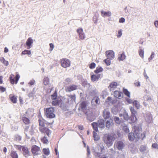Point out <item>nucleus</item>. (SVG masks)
<instances>
[{
  "label": "nucleus",
  "instance_id": "26",
  "mask_svg": "<svg viewBox=\"0 0 158 158\" xmlns=\"http://www.w3.org/2000/svg\"><path fill=\"white\" fill-rule=\"evenodd\" d=\"M93 136L94 138V140L95 141L98 140L100 139L99 136L98 135L97 133L94 131H93Z\"/></svg>",
  "mask_w": 158,
  "mask_h": 158
},
{
  "label": "nucleus",
  "instance_id": "39",
  "mask_svg": "<svg viewBox=\"0 0 158 158\" xmlns=\"http://www.w3.org/2000/svg\"><path fill=\"white\" fill-rule=\"evenodd\" d=\"M131 120L132 121V123H134L136 122L137 120V119L136 117V116H132L131 115L130 117Z\"/></svg>",
  "mask_w": 158,
  "mask_h": 158
},
{
  "label": "nucleus",
  "instance_id": "43",
  "mask_svg": "<svg viewBox=\"0 0 158 158\" xmlns=\"http://www.w3.org/2000/svg\"><path fill=\"white\" fill-rule=\"evenodd\" d=\"M39 125L40 127H43L44 125V122L41 119L39 120Z\"/></svg>",
  "mask_w": 158,
  "mask_h": 158
},
{
  "label": "nucleus",
  "instance_id": "51",
  "mask_svg": "<svg viewBox=\"0 0 158 158\" xmlns=\"http://www.w3.org/2000/svg\"><path fill=\"white\" fill-rule=\"evenodd\" d=\"M6 88L2 86H0V92H3L6 91Z\"/></svg>",
  "mask_w": 158,
  "mask_h": 158
},
{
  "label": "nucleus",
  "instance_id": "3",
  "mask_svg": "<svg viewBox=\"0 0 158 158\" xmlns=\"http://www.w3.org/2000/svg\"><path fill=\"white\" fill-rule=\"evenodd\" d=\"M54 108L51 107L44 109V113L46 117L50 118H54L55 117Z\"/></svg>",
  "mask_w": 158,
  "mask_h": 158
},
{
  "label": "nucleus",
  "instance_id": "57",
  "mask_svg": "<svg viewBox=\"0 0 158 158\" xmlns=\"http://www.w3.org/2000/svg\"><path fill=\"white\" fill-rule=\"evenodd\" d=\"M155 56V53L154 52H152L151 54V55L150 56L149 58V60H152V58L154 57Z\"/></svg>",
  "mask_w": 158,
  "mask_h": 158
},
{
  "label": "nucleus",
  "instance_id": "11",
  "mask_svg": "<svg viewBox=\"0 0 158 158\" xmlns=\"http://www.w3.org/2000/svg\"><path fill=\"white\" fill-rule=\"evenodd\" d=\"M103 116L106 120L109 119L110 117V113L109 110L105 109L103 112Z\"/></svg>",
  "mask_w": 158,
  "mask_h": 158
},
{
  "label": "nucleus",
  "instance_id": "59",
  "mask_svg": "<svg viewBox=\"0 0 158 158\" xmlns=\"http://www.w3.org/2000/svg\"><path fill=\"white\" fill-rule=\"evenodd\" d=\"M135 85L136 86H140V83L139 81H136L134 83Z\"/></svg>",
  "mask_w": 158,
  "mask_h": 158
},
{
  "label": "nucleus",
  "instance_id": "33",
  "mask_svg": "<svg viewBox=\"0 0 158 158\" xmlns=\"http://www.w3.org/2000/svg\"><path fill=\"white\" fill-rule=\"evenodd\" d=\"M130 109L131 112V115L132 116L135 115L137 114V112L136 110H135L134 108L133 107L131 106L130 108Z\"/></svg>",
  "mask_w": 158,
  "mask_h": 158
},
{
  "label": "nucleus",
  "instance_id": "1",
  "mask_svg": "<svg viewBox=\"0 0 158 158\" xmlns=\"http://www.w3.org/2000/svg\"><path fill=\"white\" fill-rule=\"evenodd\" d=\"M133 133L131 132L128 134V138L130 141L135 139L138 140L141 139H142L145 137V134L142 133V129L140 127L134 126L132 129Z\"/></svg>",
  "mask_w": 158,
  "mask_h": 158
},
{
  "label": "nucleus",
  "instance_id": "31",
  "mask_svg": "<svg viewBox=\"0 0 158 158\" xmlns=\"http://www.w3.org/2000/svg\"><path fill=\"white\" fill-rule=\"evenodd\" d=\"M103 70V69L102 67L98 66L97 67L96 70L94 71V72L95 73L98 74L102 72Z\"/></svg>",
  "mask_w": 158,
  "mask_h": 158
},
{
  "label": "nucleus",
  "instance_id": "5",
  "mask_svg": "<svg viewBox=\"0 0 158 158\" xmlns=\"http://www.w3.org/2000/svg\"><path fill=\"white\" fill-rule=\"evenodd\" d=\"M31 151L34 156L40 155L41 152L40 148L35 145H33L31 146Z\"/></svg>",
  "mask_w": 158,
  "mask_h": 158
},
{
  "label": "nucleus",
  "instance_id": "53",
  "mask_svg": "<svg viewBox=\"0 0 158 158\" xmlns=\"http://www.w3.org/2000/svg\"><path fill=\"white\" fill-rule=\"evenodd\" d=\"M114 119L116 123H119V119L118 117H115L114 118Z\"/></svg>",
  "mask_w": 158,
  "mask_h": 158
},
{
  "label": "nucleus",
  "instance_id": "45",
  "mask_svg": "<svg viewBox=\"0 0 158 158\" xmlns=\"http://www.w3.org/2000/svg\"><path fill=\"white\" fill-rule=\"evenodd\" d=\"M96 64L94 63H92L89 66V68L91 69H93L95 67Z\"/></svg>",
  "mask_w": 158,
  "mask_h": 158
},
{
  "label": "nucleus",
  "instance_id": "18",
  "mask_svg": "<svg viewBox=\"0 0 158 158\" xmlns=\"http://www.w3.org/2000/svg\"><path fill=\"white\" fill-rule=\"evenodd\" d=\"M87 106V102L85 101H83L80 104V107L81 109L83 111L86 110Z\"/></svg>",
  "mask_w": 158,
  "mask_h": 158
},
{
  "label": "nucleus",
  "instance_id": "41",
  "mask_svg": "<svg viewBox=\"0 0 158 158\" xmlns=\"http://www.w3.org/2000/svg\"><path fill=\"white\" fill-rule=\"evenodd\" d=\"M139 54L141 57H143L144 54V51L143 50L141 49H139Z\"/></svg>",
  "mask_w": 158,
  "mask_h": 158
},
{
  "label": "nucleus",
  "instance_id": "22",
  "mask_svg": "<svg viewBox=\"0 0 158 158\" xmlns=\"http://www.w3.org/2000/svg\"><path fill=\"white\" fill-rule=\"evenodd\" d=\"M22 120L24 123L25 124L28 125L30 123V120L29 118L26 117H23Z\"/></svg>",
  "mask_w": 158,
  "mask_h": 158
},
{
  "label": "nucleus",
  "instance_id": "35",
  "mask_svg": "<svg viewBox=\"0 0 158 158\" xmlns=\"http://www.w3.org/2000/svg\"><path fill=\"white\" fill-rule=\"evenodd\" d=\"M133 104L137 108V109L139 108L140 107V104L139 102L137 101H134L133 102Z\"/></svg>",
  "mask_w": 158,
  "mask_h": 158
},
{
  "label": "nucleus",
  "instance_id": "60",
  "mask_svg": "<svg viewBox=\"0 0 158 158\" xmlns=\"http://www.w3.org/2000/svg\"><path fill=\"white\" fill-rule=\"evenodd\" d=\"M154 25L156 27L158 28V20H156L155 21Z\"/></svg>",
  "mask_w": 158,
  "mask_h": 158
},
{
  "label": "nucleus",
  "instance_id": "44",
  "mask_svg": "<svg viewBox=\"0 0 158 158\" xmlns=\"http://www.w3.org/2000/svg\"><path fill=\"white\" fill-rule=\"evenodd\" d=\"M23 146H21L20 145H15V147L16 148L19 150V151H21V150H22V149L23 147Z\"/></svg>",
  "mask_w": 158,
  "mask_h": 158
},
{
  "label": "nucleus",
  "instance_id": "61",
  "mask_svg": "<svg viewBox=\"0 0 158 158\" xmlns=\"http://www.w3.org/2000/svg\"><path fill=\"white\" fill-rule=\"evenodd\" d=\"M126 101L129 103L131 104L133 103L132 101L129 98H127L126 99Z\"/></svg>",
  "mask_w": 158,
  "mask_h": 158
},
{
  "label": "nucleus",
  "instance_id": "50",
  "mask_svg": "<svg viewBox=\"0 0 158 158\" xmlns=\"http://www.w3.org/2000/svg\"><path fill=\"white\" fill-rule=\"evenodd\" d=\"M122 30H118V35H117V36L118 38L120 37L121 35H122Z\"/></svg>",
  "mask_w": 158,
  "mask_h": 158
},
{
  "label": "nucleus",
  "instance_id": "7",
  "mask_svg": "<svg viewBox=\"0 0 158 158\" xmlns=\"http://www.w3.org/2000/svg\"><path fill=\"white\" fill-rule=\"evenodd\" d=\"M22 151L23 155L25 157H27L30 156L31 153L30 152L28 148L26 146H23Z\"/></svg>",
  "mask_w": 158,
  "mask_h": 158
},
{
  "label": "nucleus",
  "instance_id": "19",
  "mask_svg": "<svg viewBox=\"0 0 158 158\" xmlns=\"http://www.w3.org/2000/svg\"><path fill=\"white\" fill-rule=\"evenodd\" d=\"M101 15L104 17L105 16H110L111 15V13L110 12L108 11L107 12H105L103 11H101Z\"/></svg>",
  "mask_w": 158,
  "mask_h": 158
},
{
  "label": "nucleus",
  "instance_id": "56",
  "mask_svg": "<svg viewBox=\"0 0 158 158\" xmlns=\"http://www.w3.org/2000/svg\"><path fill=\"white\" fill-rule=\"evenodd\" d=\"M49 46L50 47V48L49 49V51H51L53 50V49L54 48V45L52 43L50 44Z\"/></svg>",
  "mask_w": 158,
  "mask_h": 158
},
{
  "label": "nucleus",
  "instance_id": "14",
  "mask_svg": "<svg viewBox=\"0 0 158 158\" xmlns=\"http://www.w3.org/2000/svg\"><path fill=\"white\" fill-rule=\"evenodd\" d=\"M77 88V86L74 85H72L68 87L65 90L66 92H70L72 91L76 90Z\"/></svg>",
  "mask_w": 158,
  "mask_h": 158
},
{
  "label": "nucleus",
  "instance_id": "34",
  "mask_svg": "<svg viewBox=\"0 0 158 158\" xmlns=\"http://www.w3.org/2000/svg\"><path fill=\"white\" fill-rule=\"evenodd\" d=\"M94 102H95V105L98 104L99 103V99L98 98H94L92 101V103H93Z\"/></svg>",
  "mask_w": 158,
  "mask_h": 158
},
{
  "label": "nucleus",
  "instance_id": "38",
  "mask_svg": "<svg viewBox=\"0 0 158 158\" xmlns=\"http://www.w3.org/2000/svg\"><path fill=\"white\" fill-rule=\"evenodd\" d=\"M123 130L126 133H128L129 132V130L127 126H123Z\"/></svg>",
  "mask_w": 158,
  "mask_h": 158
},
{
  "label": "nucleus",
  "instance_id": "40",
  "mask_svg": "<svg viewBox=\"0 0 158 158\" xmlns=\"http://www.w3.org/2000/svg\"><path fill=\"white\" fill-rule=\"evenodd\" d=\"M22 54L23 55H30L31 54V52L30 50H25L22 52Z\"/></svg>",
  "mask_w": 158,
  "mask_h": 158
},
{
  "label": "nucleus",
  "instance_id": "24",
  "mask_svg": "<svg viewBox=\"0 0 158 158\" xmlns=\"http://www.w3.org/2000/svg\"><path fill=\"white\" fill-rule=\"evenodd\" d=\"M98 127L103 128L104 127V121L103 120H98L97 123Z\"/></svg>",
  "mask_w": 158,
  "mask_h": 158
},
{
  "label": "nucleus",
  "instance_id": "23",
  "mask_svg": "<svg viewBox=\"0 0 158 158\" xmlns=\"http://www.w3.org/2000/svg\"><path fill=\"white\" fill-rule=\"evenodd\" d=\"M126 57V56L124 52H123L121 54H119L118 58V59L119 61H123L124 60Z\"/></svg>",
  "mask_w": 158,
  "mask_h": 158
},
{
  "label": "nucleus",
  "instance_id": "10",
  "mask_svg": "<svg viewBox=\"0 0 158 158\" xmlns=\"http://www.w3.org/2000/svg\"><path fill=\"white\" fill-rule=\"evenodd\" d=\"M114 146L118 150H120L123 148L124 144L122 141H118L115 143Z\"/></svg>",
  "mask_w": 158,
  "mask_h": 158
},
{
  "label": "nucleus",
  "instance_id": "46",
  "mask_svg": "<svg viewBox=\"0 0 158 158\" xmlns=\"http://www.w3.org/2000/svg\"><path fill=\"white\" fill-rule=\"evenodd\" d=\"M123 117L124 119L127 120L129 118V117L127 113L123 114Z\"/></svg>",
  "mask_w": 158,
  "mask_h": 158
},
{
  "label": "nucleus",
  "instance_id": "9",
  "mask_svg": "<svg viewBox=\"0 0 158 158\" xmlns=\"http://www.w3.org/2000/svg\"><path fill=\"white\" fill-rule=\"evenodd\" d=\"M114 52L112 50L107 51L105 52L107 58L110 59H112L114 58Z\"/></svg>",
  "mask_w": 158,
  "mask_h": 158
},
{
  "label": "nucleus",
  "instance_id": "47",
  "mask_svg": "<svg viewBox=\"0 0 158 158\" xmlns=\"http://www.w3.org/2000/svg\"><path fill=\"white\" fill-rule=\"evenodd\" d=\"M77 32L78 33V35L82 34L83 33V30L82 28H78L77 31Z\"/></svg>",
  "mask_w": 158,
  "mask_h": 158
},
{
  "label": "nucleus",
  "instance_id": "48",
  "mask_svg": "<svg viewBox=\"0 0 158 158\" xmlns=\"http://www.w3.org/2000/svg\"><path fill=\"white\" fill-rule=\"evenodd\" d=\"M79 38L81 40H83L85 37L84 33L79 35Z\"/></svg>",
  "mask_w": 158,
  "mask_h": 158
},
{
  "label": "nucleus",
  "instance_id": "29",
  "mask_svg": "<svg viewBox=\"0 0 158 158\" xmlns=\"http://www.w3.org/2000/svg\"><path fill=\"white\" fill-rule=\"evenodd\" d=\"M51 97L52 100H55L57 99V91L56 90L55 91L54 94L51 95Z\"/></svg>",
  "mask_w": 158,
  "mask_h": 158
},
{
  "label": "nucleus",
  "instance_id": "2",
  "mask_svg": "<svg viewBox=\"0 0 158 158\" xmlns=\"http://www.w3.org/2000/svg\"><path fill=\"white\" fill-rule=\"evenodd\" d=\"M115 139V134H105L103 137L104 142L108 147L112 145L113 141Z\"/></svg>",
  "mask_w": 158,
  "mask_h": 158
},
{
  "label": "nucleus",
  "instance_id": "54",
  "mask_svg": "<svg viewBox=\"0 0 158 158\" xmlns=\"http://www.w3.org/2000/svg\"><path fill=\"white\" fill-rule=\"evenodd\" d=\"M21 137L19 135H17L15 136V139L16 140L20 141L21 139Z\"/></svg>",
  "mask_w": 158,
  "mask_h": 158
},
{
  "label": "nucleus",
  "instance_id": "16",
  "mask_svg": "<svg viewBox=\"0 0 158 158\" xmlns=\"http://www.w3.org/2000/svg\"><path fill=\"white\" fill-rule=\"evenodd\" d=\"M9 98L13 103H16L17 102V97L13 94H10L9 95Z\"/></svg>",
  "mask_w": 158,
  "mask_h": 158
},
{
  "label": "nucleus",
  "instance_id": "12",
  "mask_svg": "<svg viewBox=\"0 0 158 158\" xmlns=\"http://www.w3.org/2000/svg\"><path fill=\"white\" fill-rule=\"evenodd\" d=\"M114 94L115 98L119 99H121L123 97V94L122 92L118 90L114 91Z\"/></svg>",
  "mask_w": 158,
  "mask_h": 158
},
{
  "label": "nucleus",
  "instance_id": "55",
  "mask_svg": "<svg viewBox=\"0 0 158 158\" xmlns=\"http://www.w3.org/2000/svg\"><path fill=\"white\" fill-rule=\"evenodd\" d=\"M87 119L90 122L93 121L94 120L93 118H92V116H87Z\"/></svg>",
  "mask_w": 158,
  "mask_h": 158
},
{
  "label": "nucleus",
  "instance_id": "37",
  "mask_svg": "<svg viewBox=\"0 0 158 158\" xmlns=\"http://www.w3.org/2000/svg\"><path fill=\"white\" fill-rule=\"evenodd\" d=\"M43 152L44 154L47 156L49 155L50 153V152L48 148H44L43 150Z\"/></svg>",
  "mask_w": 158,
  "mask_h": 158
},
{
  "label": "nucleus",
  "instance_id": "27",
  "mask_svg": "<svg viewBox=\"0 0 158 158\" xmlns=\"http://www.w3.org/2000/svg\"><path fill=\"white\" fill-rule=\"evenodd\" d=\"M92 126L96 132L98 131V125L97 123L96 122H93L92 123Z\"/></svg>",
  "mask_w": 158,
  "mask_h": 158
},
{
  "label": "nucleus",
  "instance_id": "32",
  "mask_svg": "<svg viewBox=\"0 0 158 158\" xmlns=\"http://www.w3.org/2000/svg\"><path fill=\"white\" fill-rule=\"evenodd\" d=\"M113 120L111 118H110L109 120L106 121V127L107 128H110L111 126V123H112Z\"/></svg>",
  "mask_w": 158,
  "mask_h": 158
},
{
  "label": "nucleus",
  "instance_id": "64",
  "mask_svg": "<svg viewBox=\"0 0 158 158\" xmlns=\"http://www.w3.org/2000/svg\"><path fill=\"white\" fill-rule=\"evenodd\" d=\"M99 145L101 148V150L102 151L104 149V147L103 145V144L102 143H100Z\"/></svg>",
  "mask_w": 158,
  "mask_h": 158
},
{
  "label": "nucleus",
  "instance_id": "17",
  "mask_svg": "<svg viewBox=\"0 0 158 158\" xmlns=\"http://www.w3.org/2000/svg\"><path fill=\"white\" fill-rule=\"evenodd\" d=\"M33 43V40L31 38H29L26 42V45L27 46V49H30L31 47V45Z\"/></svg>",
  "mask_w": 158,
  "mask_h": 158
},
{
  "label": "nucleus",
  "instance_id": "15",
  "mask_svg": "<svg viewBox=\"0 0 158 158\" xmlns=\"http://www.w3.org/2000/svg\"><path fill=\"white\" fill-rule=\"evenodd\" d=\"M117 85L118 84L117 82H112L110 84L108 88L110 91H112L115 89L117 88Z\"/></svg>",
  "mask_w": 158,
  "mask_h": 158
},
{
  "label": "nucleus",
  "instance_id": "13",
  "mask_svg": "<svg viewBox=\"0 0 158 158\" xmlns=\"http://www.w3.org/2000/svg\"><path fill=\"white\" fill-rule=\"evenodd\" d=\"M101 74H93L91 76V80L93 82L98 81L100 78Z\"/></svg>",
  "mask_w": 158,
  "mask_h": 158
},
{
  "label": "nucleus",
  "instance_id": "62",
  "mask_svg": "<svg viewBox=\"0 0 158 158\" xmlns=\"http://www.w3.org/2000/svg\"><path fill=\"white\" fill-rule=\"evenodd\" d=\"M35 82V80L31 81L29 82V84L30 85H32L34 84Z\"/></svg>",
  "mask_w": 158,
  "mask_h": 158
},
{
  "label": "nucleus",
  "instance_id": "36",
  "mask_svg": "<svg viewBox=\"0 0 158 158\" xmlns=\"http://www.w3.org/2000/svg\"><path fill=\"white\" fill-rule=\"evenodd\" d=\"M41 140L44 144H47L48 142V140L45 136H44L41 139Z\"/></svg>",
  "mask_w": 158,
  "mask_h": 158
},
{
  "label": "nucleus",
  "instance_id": "25",
  "mask_svg": "<svg viewBox=\"0 0 158 158\" xmlns=\"http://www.w3.org/2000/svg\"><path fill=\"white\" fill-rule=\"evenodd\" d=\"M10 155L12 158H18V155L15 151H11Z\"/></svg>",
  "mask_w": 158,
  "mask_h": 158
},
{
  "label": "nucleus",
  "instance_id": "21",
  "mask_svg": "<svg viewBox=\"0 0 158 158\" xmlns=\"http://www.w3.org/2000/svg\"><path fill=\"white\" fill-rule=\"evenodd\" d=\"M123 92L124 94L128 98L130 97V93L128 90L123 88Z\"/></svg>",
  "mask_w": 158,
  "mask_h": 158
},
{
  "label": "nucleus",
  "instance_id": "52",
  "mask_svg": "<svg viewBox=\"0 0 158 158\" xmlns=\"http://www.w3.org/2000/svg\"><path fill=\"white\" fill-rule=\"evenodd\" d=\"M152 147L156 148V149H158V145L156 143H153L152 146Z\"/></svg>",
  "mask_w": 158,
  "mask_h": 158
},
{
  "label": "nucleus",
  "instance_id": "63",
  "mask_svg": "<svg viewBox=\"0 0 158 158\" xmlns=\"http://www.w3.org/2000/svg\"><path fill=\"white\" fill-rule=\"evenodd\" d=\"M19 101L20 103L21 104H23V100L22 98V97H19Z\"/></svg>",
  "mask_w": 158,
  "mask_h": 158
},
{
  "label": "nucleus",
  "instance_id": "49",
  "mask_svg": "<svg viewBox=\"0 0 158 158\" xmlns=\"http://www.w3.org/2000/svg\"><path fill=\"white\" fill-rule=\"evenodd\" d=\"M69 97L71 98V100L75 101L76 98V96L75 94L73 95H69Z\"/></svg>",
  "mask_w": 158,
  "mask_h": 158
},
{
  "label": "nucleus",
  "instance_id": "6",
  "mask_svg": "<svg viewBox=\"0 0 158 158\" xmlns=\"http://www.w3.org/2000/svg\"><path fill=\"white\" fill-rule=\"evenodd\" d=\"M15 76L14 74H11L10 76L9 79L10 83L12 84H17L18 82L20 76L19 75L16 73V75L15 77V80H14Z\"/></svg>",
  "mask_w": 158,
  "mask_h": 158
},
{
  "label": "nucleus",
  "instance_id": "20",
  "mask_svg": "<svg viewBox=\"0 0 158 158\" xmlns=\"http://www.w3.org/2000/svg\"><path fill=\"white\" fill-rule=\"evenodd\" d=\"M61 100L60 99H56L53 100L52 104L53 106H56L59 105L60 103L61 102Z\"/></svg>",
  "mask_w": 158,
  "mask_h": 158
},
{
  "label": "nucleus",
  "instance_id": "42",
  "mask_svg": "<svg viewBox=\"0 0 158 158\" xmlns=\"http://www.w3.org/2000/svg\"><path fill=\"white\" fill-rule=\"evenodd\" d=\"M110 59L107 58L106 59H105L104 60L107 66L110 65Z\"/></svg>",
  "mask_w": 158,
  "mask_h": 158
},
{
  "label": "nucleus",
  "instance_id": "4",
  "mask_svg": "<svg viewBox=\"0 0 158 158\" xmlns=\"http://www.w3.org/2000/svg\"><path fill=\"white\" fill-rule=\"evenodd\" d=\"M60 64L62 67L67 68L70 66L71 62L69 59L63 58L60 60Z\"/></svg>",
  "mask_w": 158,
  "mask_h": 158
},
{
  "label": "nucleus",
  "instance_id": "30",
  "mask_svg": "<svg viewBox=\"0 0 158 158\" xmlns=\"http://www.w3.org/2000/svg\"><path fill=\"white\" fill-rule=\"evenodd\" d=\"M43 83L45 85H48L49 83V79L48 77H45L43 79Z\"/></svg>",
  "mask_w": 158,
  "mask_h": 158
},
{
  "label": "nucleus",
  "instance_id": "58",
  "mask_svg": "<svg viewBox=\"0 0 158 158\" xmlns=\"http://www.w3.org/2000/svg\"><path fill=\"white\" fill-rule=\"evenodd\" d=\"M125 19L123 18H121L119 20V22L120 23H123L125 22Z\"/></svg>",
  "mask_w": 158,
  "mask_h": 158
},
{
  "label": "nucleus",
  "instance_id": "8",
  "mask_svg": "<svg viewBox=\"0 0 158 158\" xmlns=\"http://www.w3.org/2000/svg\"><path fill=\"white\" fill-rule=\"evenodd\" d=\"M40 131L41 132L46 133L48 136L51 133V131L49 129L46 127H40L39 128Z\"/></svg>",
  "mask_w": 158,
  "mask_h": 158
},
{
  "label": "nucleus",
  "instance_id": "28",
  "mask_svg": "<svg viewBox=\"0 0 158 158\" xmlns=\"http://www.w3.org/2000/svg\"><path fill=\"white\" fill-rule=\"evenodd\" d=\"M0 60L5 66H7L8 65V62L5 60L3 57L0 58Z\"/></svg>",
  "mask_w": 158,
  "mask_h": 158
}]
</instances>
